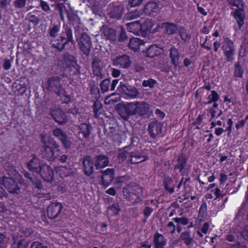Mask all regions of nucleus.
<instances>
[{
    "instance_id": "4468645a",
    "label": "nucleus",
    "mask_w": 248,
    "mask_h": 248,
    "mask_svg": "<svg viewBox=\"0 0 248 248\" xmlns=\"http://www.w3.org/2000/svg\"><path fill=\"white\" fill-rule=\"evenodd\" d=\"M109 7L110 8V11L109 12L110 17L116 19H120L124 12V6L118 3H110Z\"/></svg>"
},
{
    "instance_id": "6e6552de",
    "label": "nucleus",
    "mask_w": 248,
    "mask_h": 248,
    "mask_svg": "<svg viewBox=\"0 0 248 248\" xmlns=\"http://www.w3.org/2000/svg\"><path fill=\"white\" fill-rule=\"evenodd\" d=\"M67 17L69 24L74 29L75 35L81 33L83 29V26L78 16L72 10L69 9V12H67Z\"/></svg>"
},
{
    "instance_id": "c85d7f7f",
    "label": "nucleus",
    "mask_w": 248,
    "mask_h": 248,
    "mask_svg": "<svg viewBox=\"0 0 248 248\" xmlns=\"http://www.w3.org/2000/svg\"><path fill=\"white\" fill-rule=\"evenodd\" d=\"M61 26L59 24L54 25L49 29V35L50 37V43L52 46L58 50V47L55 46L53 43L54 40H60V37L57 38L58 33L60 31Z\"/></svg>"
},
{
    "instance_id": "f704fd0d",
    "label": "nucleus",
    "mask_w": 248,
    "mask_h": 248,
    "mask_svg": "<svg viewBox=\"0 0 248 248\" xmlns=\"http://www.w3.org/2000/svg\"><path fill=\"white\" fill-rule=\"evenodd\" d=\"M40 14L44 15V14L42 13L40 11L34 10L28 14L26 20L36 25L39 23L40 20L38 16H40Z\"/></svg>"
},
{
    "instance_id": "9b49d317",
    "label": "nucleus",
    "mask_w": 248,
    "mask_h": 248,
    "mask_svg": "<svg viewBox=\"0 0 248 248\" xmlns=\"http://www.w3.org/2000/svg\"><path fill=\"white\" fill-rule=\"evenodd\" d=\"M50 115L54 121L60 125H62L68 121L66 114L61 108H56L52 109Z\"/></svg>"
},
{
    "instance_id": "3c124183",
    "label": "nucleus",
    "mask_w": 248,
    "mask_h": 248,
    "mask_svg": "<svg viewBox=\"0 0 248 248\" xmlns=\"http://www.w3.org/2000/svg\"><path fill=\"white\" fill-rule=\"evenodd\" d=\"M62 145L65 149H69L72 145V141L68 138V135L65 136L61 140Z\"/></svg>"
},
{
    "instance_id": "aec40b11",
    "label": "nucleus",
    "mask_w": 248,
    "mask_h": 248,
    "mask_svg": "<svg viewBox=\"0 0 248 248\" xmlns=\"http://www.w3.org/2000/svg\"><path fill=\"white\" fill-rule=\"evenodd\" d=\"M82 164L85 175L90 176L93 173L94 162L90 156L88 155L84 156Z\"/></svg>"
},
{
    "instance_id": "4c0bfd02",
    "label": "nucleus",
    "mask_w": 248,
    "mask_h": 248,
    "mask_svg": "<svg viewBox=\"0 0 248 248\" xmlns=\"http://www.w3.org/2000/svg\"><path fill=\"white\" fill-rule=\"evenodd\" d=\"M144 44V42L138 38H132L130 40L128 44L129 47L135 51L139 50L140 47Z\"/></svg>"
},
{
    "instance_id": "e2e57ef3",
    "label": "nucleus",
    "mask_w": 248,
    "mask_h": 248,
    "mask_svg": "<svg viewBox=\"0 0 248 248\" xmlns=\"http://www.w3.org/2000/svg\"><path fill=\"white\" fill-rule=\"evenodd\" d=\"M153 211V209L152 208L149 206H146L143 211V213L146 217V218H147Z\"/></svg>"
},
{
    "instance_id": "e433bc0d",
    "label": "nucleus",
    "mask_w": 248,
    "mask_h": 248,
    "mask_svg": "<svg viewBox=\"0 0 248 248\" xmlns=\"http://www.w3.org/2000/svg\"><path fill=\"white\" fill-rule=\"evenodd\" d=\"M144 9L146 14L152 15L159 11V5L154 1H150L145 6Z\"/></svg>"
},
{
    "instance_id": "09e8293b",
    "label": "nucleus",
    "mask_w": 248,
    "mask_h": 248,
    "mask_svg": "<svg viewBox=\"0 0 248 248\" xmlns=\"http://www.w3.org/2000/svg\"><path fill=\"white\" fill-rule=\"evenodd\" d=\"M140 17V14L138 11H133L127 13L125 15V18L127 20H132Z\"/></svg>"
},
{
    "instance_id": "39448f33",
    "label": "nucleus",
    "mask_w": 248,
    "mask_h": 248,
    "mask_svg": "<svg viewBox=\"0 0 248 248\" xmlns=\"http://www.w3.org/2000/svg\"><path fill=\"white\" fill-rule=\"evenodd\" d=\"M221 49L227 62H232L234 59L235 47L234 43L228 37H225L221 44Z\"/></svg>"
},
{
    "instance_id": "c03bdc74",
    "label": "nucleus",
    "mask_w": 248,
    "mask_h": 248,
    "mask_svg": "<svg viewBox=\"0 0 248 248\" xmlns=\"http://www.w3.org/2000/svg\"><path fill=\"white\" fill-rule=\"evenodd\" d=\"M93 112L95 117H97L102 113V107L101 104L98 102L96 101L94 103L93 106Z\"/></svg>"
},
{
    "instance_id": "052dcab7",
    "label": "nucleus",
    "mask_w": 248,
    "mask_h": 248,
    "mask_svg": "<svg viewBox=\"0 0 248 248\" xmlns=\"http://www.w3.org/2000/svg\"><path fill=\"white\" fill-rule=\"evenodd\" d=\"M40 6L42 9L45 12H48L50 10V7L47 3L45 1L41 0Z\"/></svg>"
},
{
    "instance_id": "473e14b6",
    "label": "nucleus",
    "mask_w": 248,
    "mask_h": 248,
    "mask_svg": "<svg viewBox=\"0 0 248 248\" xmlns=\"http://www.w3.org/2000/svg\"><path fill=\"white\" fill-rule=\"evenodd\" d=\"M148 157L146 155H142L138 152H130V162L131 164H138L146 160Z\"/></svg>"
},
{
    "instance_id": "0eeeda50",
    "label": "nucleus",
    "mask_w": 248,
    "mask_h": 248,
    "mask_svg": "<svg viewBox=\"0 0 248 248\" xmlns=\"http://www.w3.org/2000/svg\"><path fill=\"white\" fill-rule=\"evenodd\" d=\"M117 90L121 93L125 95L126 97L132 99L137 98L140 93L138 89L133 86L120 82Z\"/></svg>"
},
{
    "instance_id": "bb28decb",
    "label": "nucleus",
    "mask_w": 248,
    "mask_h": 248,
    "mask_svg": "<svg viewBox=\"0 0 248 248\" xmlns=\"http://www.w3.org/2000/svg\"><path fill=\"white\" fill-rule=\"evenodd\" d=\"M119 82V80L114 79L110 83V80L109 79H105L103 80L100 83V88L102 92L105 93L108 91L109 87L110 85V90L114 91L116 86Z\"/></svg>"
},
{
    "instance_id": "dca6fc26",
    "label": "nucleus",
    "mask_w": 248,
    "mask_h": 248,
    "mask_svg": "<svg viewBox=\"0 0 248 248\" xmlns=\"http://www.w3.org/2000/svg\"><path fill=\"white\" fill-rule=\"evenodd\" d=\"M3 185L8 192L11 193H18L20 190V187L18 186L16 181L10 177H6L4 179Z\"/></svg>"
},
{
    "instance_id": "49530a36",
    "label": "nucleus",
    "mask_w": 248,
    "mask_h": 248,
    "mask_svg": "<svg viewBox=\"0 0 248 248\" xmlns=\"http://www.w3.org/2000/svg\"><path fill=\"white\" fill-rule=\"evenodd\" d=\"M128 158L130 159V153L125 150L120 153L118 156L120 163H123Z\"/></svg>"
},
{
    "instance_id": "4d7b16f0",
    "label": "nucleus",
    "mask_w": 248,
    "mask_h": 248,
    "mask_svg": "<svg viewBox=\"0 0 248 248\" xmlns=\"http://www.w3.org/2000/svg\"><path fill=\"white\" fill-rule=\"evenodd\" d=\"M26 1L27 0H15L14 4L16 8H22L25 6Z\"/></svg>"
},
{
    "instance_id": "7ed1b4c3",
    "label": "nucleus",
    "mask_w": 248,
    "mask_h": 248,
    "mask_svg": "<svg viewBox=\"0 0 248 248\" xmlns=\"http://www.w3.org/2000/svg\"><path fill=\"white\" fill-rule=\"evenodd\" d=\"M69 42L72 44L74 43L72 31L70 27L65 25L63 26V30L61 34L60 40H54L53 43L55 46L58 47L59 51H62Z\"/></svg>"
},
{
    "instance_id": "2f4dec72",
    "label": "nucleus",
    "mask_w": 248,
    "mask_h": 248,
    "mask_svg": "<svg viewBox=\"0 0 248 248\" xmlns=\"http://www.w3.org/2000/svg\"><path fill=\"white\" fill-rule=\"evenodd\" d=\"M161 27L164 29L163 33L168 35L173 34L177 30V25L173 23L164 22Z\"/></svg>"
},
{
    "instance_id": "f257e3e1",
    "label": "nucleus",
    "mask_w": 248,
    "mask_h": 248,
    "mask_svg": "<svg viewBox=\"0 0 248 248\" xmlns=\"http://www.w3.org/2000/svg\"><path fill=\"white\" fill-rule=\"evenodd\" d=\"M60 76H52L47 78L46 89L51 93H54L59 96L63 102L68 103L71 101L70 95L67 94L61 83Z\"/></svg>"
},
{
    "instance_id": "f8f14e48",
    "label": "nucleus",
    "mask_w": 248,
    "mask_h": 248,
    "mask_svg": "<svg viewBox=\"0 0 248 248\" xmlns=\"http://www.w3.org/2000/svg\"><path fill=\"white\" fill-rule=\"evenodd\" d=\"M114 170L110 168L101 171V184L106 187L109 186L114 179Z\"/></svg>"
},
{
    "instance_id": "a18cd8bd",
    "label": "nucleus",
    "mask_w": 248,
    "mask_h": 248,
    "mask_svg": "<svg viewBox=\"0 0 248 248\" xmlns=\"http://www.w3.org/2000/svg\"><path fill=\"white\" fill-rule=\"evenodd\" d=\"M243 70L239 62H236L234 64V76L235 77L242 78L243 77Z\"/></svg>"
},
{
    "instance_id": "338daca9",
    "label": "nucleus",
    "mask_w": 248,
    "mask_h": 248,
    "mask_svg": "<svg viewBox=\"0 0 248 248\" xmlns=\"http://www.w3.org/2000/svg\"><path fill=\"white\" fill-rule=\"evenodd\" d=\"M241 234L244 239H248V225L244 227L241 232Z\"/></svg>"
},
{
    "instance_id": "1a4fd4ad",
    "label": "nucleus",
    "mask_w": 248,
    "mask_h": 248,
    "mask_svg": "<svg viewBox=\"0 0 248 248\" xmlns=\"http://www.w3.org/2000/svg\"><path fill=\"white\" fill-rule=\"evenodd\" d=\"M135 101L124 104L121 108L119 114L124 120H128L130 116L136 115Z\"/></svg>"
},
{
    "instance_id": "680f3d73",
    "label": "nucleus",
    "mask_w": 248,
    "mask_h": 248,
    "mask_svg": "<svg viewBox=\"0 0 248 248\" xmlns=\"http://www.w3.org/2000/svg\"><path fill=\"white\" fill-rule=\"evenodd\" d=\"M210 98L212 99V101H214L216 102L218 100L219 97L217 92L215 91H212L211 94L209 95L208 99H210Z\"/></svg>"
},
{
    "instance_id": "5701e85b",
    "label": "nucleus",
    "mask_w": 248,
    "mask_h": 248,
    "mask_svg": "<svg viewBox=\"0 0 248 248\" xmlns=\"http://www.w3.org/2000/svg\"><path fill=\"white\" fill-rule=\"evenodd\" d=\"M94 166L96 169L104 168L108 165L109 163V158L107 156L103 155H96L93 159Z\"/></svg>"
},
{
    "instance_id": "58836bf2",
    "label": "nucleus",
    "mask_w": 248,
    "mask_h": 248,
    "mask_svg": "<svg viewBox=\"0 0 248 248\" xmlns=\"http://www.w3.org/2000/svg\"><path fill=\"white\" fill-rule=\"evenodd\" d=\"M60 176L62 177H66L72 175L74 173V170L70 168L61 166L57 170Z\"/></svg>"
},
{
    "instance_id": "c756f323",
    "label": "nucleus",
    "mask_w": 248,
    "mask_h": 248,
    "mask_svg": "<svg viewBox=\"0 0 248 248\" xmlns=\"http://www.w3.org/2000/svg\"><path fill=\"white\" fill-rule=\"evenodd\" d=\"M49 143L50 144L51 146H54V151L53 152L51 161H54L56 160L58 161L60 158H61L60 156L64 155L62 150L60 149V145L54 140H50Z\"/></svg>"
},
{
    "instance_id": "0e129e2a",
    "label": "nucleus",
    "mask_w": 248,
    "mask_h": 248,
    "mask_svg": "<svg viewBox=\"0 0 248 248\" xmlns=\"http://www.w3.org/2000/svg\"><path fill=\"white\" fill-rule=\"evenodd\" d=\"M143 0H129V4L131 7H135L140 5Z\"/></svg>"
},
{
    "instance_id": "72a5a7b5",
    "label": "nucleus",
    "mask_w": 248,
    "mask_h": 248,
    "mask_svg": "<svg viewBox=\"0 0 248 248\" xmlns=\"http://www.w3.org/2000/svg\"><path fill=\"white\" fill-rule=\"evenodd\" d=\"M153 241L155 248H164L166 245V238L163 235L157 232L155 234Z\"/></svg>"
},
{
    "instance_id": "bf43d9fd",
    "label": "nucleus",
    "mask_w": 248,
    "mask_h": 248,
    "mask_svg": "<svg viewBox=\"0 0 248 248\" xmlns=\"http://www.w3.org/2000/svg\"><path fill=\"white\" fill-rule=\"evenodd\" d=\"M64 60L65 62H70L71 63L76 62L75 57L69 54H66L64 55Z\"/></svg>"
},
{
    "instance_id": "7c9ffc66",
    "label": "nucleus",
    "mask_w": 248,
    "mask_h": 248,
    "mask_svg": "<svg viewBox=\"0 0 248 248\" xmlns=\"http://www.w3.org/2000/svg\"><path fill=\"white\" fill-rule=\"evenodd\" d=\"M170 57L172 64L175 67H177L180 64V54L174 46H172L170 49Z\"/></svg>"
},
{
    "instance_id": "6e6d98bb",
    "label": "nucleus",
    "mask_w": 248,
    "mask_h": 248,
    "mask_svg": "<svg viewBox=\"0 0 248 248\" xmlns=\"http://www.w3.org/2000/svg\"><path fill=\"white\" fill-rule=\"evenodd\" d=\"M239 237V235L236 232H231L228 234L226 237V239L229 242H233L236 240V238Z\"/></svg>"
},
{
    "instance_id": "4be33fe9",
    "label": "nucleus",
    "mask_w": 248,
    "mask_h": 248,
    "mask_svg": "<svg viewBox=\"0 0 248 248\" xmlns=\"http://www.w3.org/2000/svg\"><path fill=\"white\" fill-rule=\"evenodd\" d=\"M79 132L78 135H81L82 137L85 139L89 138L92 131L93 127L89 122L81 123L78 125Z\"/></svg>"
},
{
    "instance_id": "ea45409f",
    "label": "nucleus",
    "mask_w": 248,
    "mask_h": 248,
    "mask_svg": "<svg viewBox=\"0 0 248 248\" xmlns=\"http://www.w3.org/2000/svg\"><path fill=\"white\" fill-rule=\"evenodd\" d=\"M14 243L13 247L14 248H28L29 243L24 239L18 240L15 236L13 237Z\"/></svg>"
},
{
    "instance_id": "13d9d810",
    "label": "nucleus",
    "mask_w": 248,
    "mask_h": 248,
    "mask_svg": "<svg viewBox=\"0 0 248 248\" xmlns=\"http://www.w3.org/2000/svg\"><path fill=\"white\" fill-rule=\"evenodd\" d=\"M109 209L112 211L115 215H117L120 211L119 205L117 202L113 203L110 206Z\"/></svg>"
},
{
    "instance_id": "a211bd4d",
    "label": "nucleus",
    "mask_w": 248,
    "mask_h": 248,
    "mask_svg": "<svg viewBox=\"0 0 248 248\" xmlns=\"http://www.w3.org/2000/svg\"><path fill=\"white\" fill-rule=\"evenodd\" d=\"M165 47L160 45L159 46L156 45L150 46L146 51V56L149 58H154L162 54L164 50Z\"/></svg>"
},
{
    "instance_id": "9d476101",
    "label": "nucleus",
    "mask_w": 248,
    "mask_h": 248,
    "mask_svg": "<svg viewBox=\"0 0 248 248\" xmlns=\"http://www.w3.org/2000/svg\"><path fill=\"white\" fill-rule=\"evenodd\" d=\"M148 131L151 138L155 139L157 137L162 133L161 123L157 120H153L148 125Z\"/></svg>"
},
{
    "instance_id": "de8ad7c7",
    "label": "nucleus",
    "mask_w": 248,
    "mask_h": 248,
    "mask_svg": "<svg viewBox=\"0 0 248 248\" xmlns=\"http://www.w3.org/2000/svg\"><path fill=\"white\" fill-rule=\"evenodd\" d=\"M156 81L153 78H149L148 80H144L142 81V85L144 87L153 88L156 84Z\"/></svg>"
},
{
    "instance_id": "b1692460",
    "label": "nucleus",
    "mask_w": 248,
    "mask_h": 248,
    "mask_svg": "<svg viewBox=\"0 0 248 248\" xmlns=\"http://www.w3.org/2000/svg\"><path fill=\"white\" fill-rule=\"evenodd\" d=\"M101 31L106 39L111 41L116 40L117 38V32L114 29L109 27L107 25H104L102 27Z\"/></svg>"
},
{
    "instance_id": "393cba45",
    "label": "nucleus",
    "mask_w": 248,
    "mask_h": 248,
    "mask_svg": "<svg viewBox=\"0 0 248 248\" xmlns=\"http://www.w3.org/2000/svg\"><path fill=\"white\" fill-rule=\"evenodd\" d=\"M136 114L140 116L145 115L149 110V105L144 101H135Z\"/></svg>"
},
{
    "instance_id": "37998d69",
    "label": "nucleus",
    "mask_w": 248,
    "mask_h": 248,
    "mask_svg": "<svg viewBox=\"0 0 248 248\" xmlns=\"http://www.w3.org/2000/svg\"><path fill=\"white\" fill-rule=\"evenodd\" d=\"M186 163V159L185 157L181 155L178 158V163L175 165V168L181 171L185 167Z\"/></svg>"
},
{
    "instance_id": "5fc2aeb1",
    "label": "nucleus",
    "mask_w": 248,
    "mask_h": 248,
    "mask_svg": "<svg viewBox=\"0 0 248 248\" xmlns=\"http://www.w3.org/2000/svg\"><path fill=\"white\" fill-rule=\"evenodd\" d=\"M173 220L175 222L183 225H187L189 222L188 219L186 217H176L174 218Z\"/></svg>"
},
{
    "instance_id": "cd10ccee",
    "label": "nucleus",
    "mask_w": 248,
    "mask_h": 248,
    "mask_svg": "<svg viewBox=\"0 0 248 248\" xmlns=\"http://www.w3.org/2000/svg\"><path fill=\"white\" fill-rule=\"evenodd\" d=\"M125 25L128 31L137 35L140 34L141 30V24L140 20L127 23Z\"/></svg>"
},
{
    "instance_id": "20e7f679",
    "label": "nucleus",
    "mask_w": 248,
    "mask_h": 248,
    "mask_svg": "<svg viewBox=\"0 0 248 248\" xmlns=\"http://www.w3.org/2000/svg\"><path fill=\"white\" fill-rule=\"evenodd\" d=\"M76 37L80 51L86 56H89L92 48V42L90 36L86 32H83L77 34Z\"/></svg>"
},
{
    "instance_id": "6ab92c4d",
    "label": "nucleus",
    "mask_w": 248,
    "mask_h": 248,
    "mask_svg": "<svg viewBox=\"0 0 248 248\" xmlns=\"http://www.w3.org/2000/svg\"><path fill=\"white\" fill-rule=\"evenodd\" d=\"M44 164L41 160L34 156L27 163V166L31 171L38 173Z\"/></svg>"
},
{
    "instance_id": "a878e982",
    "label": "nucleus",
    "mask_w": 248,
    "mask_h": 248,
    "mask_svg": "<svg viewBox=\"0 0 248 248\" xmlns=\"http://www.w3.org/2000/svg\"><path fill=\"white\" fill-rule=\"evenodd\" d=\"M231 15L236 19L238 25V29H240L244 24V19L245 18L244 11L242 9L238 8V9H236L232 12Z\"/></svg>"
},
{
    "instance_id": "69168bd1",
    "label": "nucleus",
    "mask_w": 248,
    "mask_h": 248,
    "mask_svg": "<svg viewBox=\"0 0 248 248\" xmlns=\"http://www.w3.org/2000/svg\"><path fill=\"white\" fill-rule=\"evenodd\" d=\"M228 3L233 6L239 8V6L241 2V0H227Z\"/></svg>"
},
{
    "instance_id": "f03ea898",
    "label": "nucleus",
    "mask_w": 248,
    "mask_h": 248,
    "mask_svg": "<svg viewBox=\"0 0 248 248\" xmlns=\"http://www.w3.org/2000/svg\"><path fill=\"white\" fill-rule=\"evenodd\" d=\"M123 193L124 196L133 204L139 203L142 201V188L136 183H131L126 185L123 189Z\"/></svg>"
},
{
    "instance_id": "a19ab883",
    "label": "nucleus",
    "mask_w": 248,
    "mask_h": 248,
    "mask_svg": "<svg viewBox=\"0 0 248 248\" xmlns=\"http://www.w3.org/2000/svg\"><path fill=\"white\" fill-rule=\"evenodd\" d=\"M179 33L181 38L185 42H188L191 39V35L184 28H180Z\"/></svg>"
},
{
    "instance_id": "2eb2a0df",
    "label": "nucleus",
    "mask_w": 248,
    "mask_h": 248,
    "mask_svg": "<svg viewBox=\"0 0 248 248\" xmlns=\"http://www.w3.org/2000/svg\"><path fill=\"white\" fill-rule=\"evenodd\" d=\"M41 177L47 182H51L54 177V171L50 166L44 164L38 172Z\"/></svg>"
},
{
    "instance_id": "c9c22d12",
    "label": "nucleus",
    "mask_w": 248,
    "mask_h": 248,
    "mask_svg": "<svg viewBox=\"0 0 248 248\" xmlns=\"http://www.w3.org/2000/svg\"><path fill=\"white\" fill-rule=\"evenodd\" d=\"M179 239L187 246L191 245L194 242L193 238L191 237L190 231H188L182 232L180 235Z\"/></svg>"
},
{
    "instance_id": "79ce46f5",
    "label": "nucleus",
    "mask_w": 248,
    "mask_h": 248,
    "mask_svg": "<svg viewBox=\"0 0 248 248\" xmlns=\"http://www.w3.org/2000/svg\"><path fill=\"white\" fill-rule=\"evenodd\" d=\"M53 135L57 138L60 141L67 134L61 128H56L52 131Z\"/></svg>"
},
{
    "instance_id": "423d86ee",
    "label": "nucleus",
    "mask_w": 248,
    "mask_h": 248,
    "mask_svg": "<svg viewBox=\"0 0 248 248\" xmlns=\"http://www.w3.org/2000/svg\"><path fill=\"white\" fill-rule=\"evenodd\" d=\"M50 140H54L53 138H48L46 140L45 138L41 139L42 146L40 150V155L41 157L47 160L51 161L52 158L54 151V146H51L49 143Z\"/></svg>"
},
{
    "instance_id": "412c9836",
    "label": "nucleus",
    "mask_w": 248,
    "mask_h": 248,
    "mask_svg": "<svg viewBox=\"0 0 248 248\" xmlns=\"http://www.w3.org/2000/svg\"><path fill=\"white\" fill-rule=\"evenodd\" d=\"M92 66L93 74L100 78H102L103 75L102 71L104 68L102 61L97 58H95L92 62Z\"/></svg>"
},
{
    "instance_id": "864d4df0",
    "label": "nucleus",
    "mask_w": 248,
    "mask_h": 248,
    "mask_svg": "<svg viewBox=\"0 0 248 248\" xmlns=\"http://www.w3.org/2000/svg\"><path fill=\"white\" fill-rule=\"evenodd\" d=\"M59 14L61 16V19L62 21L64 20V14H66L67 16V12H69V10H67L64 5H60L58 8Z\"/></svg>"
},
{
    "instance_id": "8fccbe9b",
    "label": "nucleus",
    "mask_w": 248,
    "mask_h": 248,
    "mask_svg": "<svg viewBox=\"0 0 248 248\" xmlns=\"http://www.w3.org/2000/svg\"><path fill=\"white\" fill-rule=\"evenodd\" d=\"M164 186L165 189L170 193H172L174 192V185L172 184L170 179H168L164 181Z\"/></svg>"
},
{
    "instance_id": "f3484780",
    "label": "nucleus",
    "mask_w": 248,
    "mask_h": 248,
    "mask_svg": "<svg viewBox=\"0 0 248 248\" xmlns=\"http://www.w3.org/2000/svg\"><path fill=\"white\" fill-rule=\"evenodd\" d=\"M114 65L124 69L128 68L132 63V61L129 56L127 55H123L122 56L117 57L113 62Z\"/></svg>"
},
{
    "instance_id": "603ef678",
    "label": "nucleus",
    "mask_w": 248,
    "mask_h": 248,
    "mask_svg": "<svg viewBox=\"0 0 248 248\" xmlns=\"http://www.w3.org/2000/svg\"><path fill=\"white\" fill-rule=\"evenodd\" d=\"M121 31L118 37V41L120 42H124L128 39L125 29L124 27L121 26Z\"/></svg>"
},
{
    "instance_id": "ddd939ff",
    "label": "nucleus",
    "mask_w": 248,
    "mask_h": 248,
    "mask_svg": "<svg viewBox=\"0 0 248 248\" xmlns=\"http://www.w3.org/2000/svg\"><path fill=\"white\" fill-rule=\"evenodd\" d=\"M63 206L59 202L50 204L47 207V213L49 218L53 219L58 217L61 214Z\"/></svg>"
},
{
    "instance_id": "774afa93",
    "label": "nucleus",
    "mask_w": 248,
    "mask_h": 248,
    "mask_svg": "<svg viewBox=\"0 0 248 248\" xmlns=\"http://www.w3.org/2000/svg\"><path fill=\"white\" fill-rule=\"evenodd\" d=\"M46 247L43 246L40 242L38 241L34 242L32 243L31 248H46Z\"/></svg>"
}]
</instances>
